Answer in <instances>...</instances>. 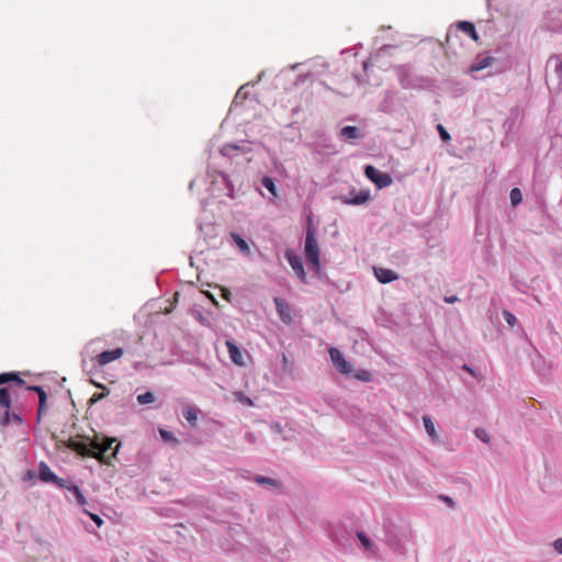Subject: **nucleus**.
Here are the masks:
<instances>
[{
    "label": "nucleus",
    "instance_id": "1",
    "mask_svg": "<svg viewBox=\"0 0 562 562\" xmlns=\"http://www.w3.org/2000/svg\"><path fill=\"white\" fill-rule=\"evenodd\" d=\"M313 99L312 88L304 80L297 79L291 87L286 88L280 97V103L292 113H299L304 104Z\"/></svg>",
    "mask_w": 562,
    "mask_h": 562
},
{
    "label": "nucleus",
    "instance_id": "2",
    "mask_svg": "<svg viewBox=\"0 0 562 562\" xmlns=\"http://www.w3.org/2000/svg\"><path fill=\"white\" fill-rule=\"evenodd\" d=\"M10 381H14L18 384H23L24 381L15 373H1L0 374V385L8 383ZM11 423L21 424V417L11 411V401L9 395V389L1 387L0 389V424L9 425Z\"/></svg>",
    "mask_w": 562,
    "mask_h": 562
},
{
    "label": "nucleus",
    "instance_id": "3",
    "mask_svg": "<svg viewBox=\"0 0 562 562\" xmlns=\"http://www.w3.org/2000/svg\"><path fill=\"white\" fill-rule=\"evenodd\" d=\"M304 252L308 263L313 266L315 271H318L321 269L319 248L315 229L312 227L311 223H308L306 228Z\"/></svg>",
    "mask_w": 562,
    "mask_h": 562
},
{
    "label": "nucleus",
    "instance_id": "4",
    "mask_svg": "<svg viewBox=\"0 0 562 562\" xmlns=\"http://www.w3.org/2000/svg\"><path fill=\"white\" fill-rule=\"evenodd\" d=\"M115 441L116 440L113 438H105L102 441H99L98 437H95L92 440L93 458L103 463H109L110 459L115 456V450L110 454H108V452L112 449Z\"/></svg>",
    "mask_w": 562,
    "mask_h": 562
},
{
    "label": "nucleus",
    "instance_id": "5",
    "mask_svg": "<svg viewBox=\"0 0 562 562\" xmlns=\"http://www.w3.org/2000/svg\"><path fill=\"white\" fill-rule=\"evenodd\" d=\"M364 175L370 179L379 189L389 187L392 183V177L389 173L380 172L373 166H367Z\"/></svg>",
    "mask_w": 562,
    "mask_h": 562
},
{
    "label": "nucleus",
    "instance_id": "6",
    "mask_svg": "<svg viewBox=\"0 0 562 562\" xmlns=\"http://www.w3.org/2000/svg\"><path fill=\"white\" fill-rule=\"evenodd\" d=\"M330 360L334 364V367L341 373V374H350L352 372L351 364L344 358L342 353L339 349L335 347H330L328 350Z\"/></svg>",
    "mask_w": 562,
    "mask_h": 562
},
{
    "label": "nucleus",
    "instance_id": "7",
    "mask_svg": "<svg viewBox=\"0 0 562 562\" xmlns=\"http://www.w3.org/2000/svg\"><path fill=\"white\" fill-rule=\"evenodd\" d=\"M67 447L82 457L93 458L92 440L87 442L81 439L70 438L67 441Z\"/></svg>",
    "mask_w": 562,
    "mask_h": 562
},
{
    "label": "nucleus",
    "instance_id": "8",
    "mask_svg": "<svg viewBox=\"0 0 562 562\" xmlns=\"http://www.w3.org/2000/svg\"><path fill=\"white\" fill-rule=\"evenodd\" d=\"M225 345L227 347L231 360L238 367L246 366L245 358L249 357L248 352L241 351L239 347L232 340H226Z\"/></svg>",
    "mask_w": 562,
    "mask_h": 562
},
{
    "label": "nucleus",
    "instance_id": "9",
    "mask_svg": "<svg viewBox=\"0 0 562 562\" xmlns=\"http://www.w3.org/2000/svg\"><path fill=\"white\" fill-rule=\"evenodd\" d=\"M285 258L289 262V265L291 266V268L294 270V272L296 273V276L302 280V281H305L306 279V273H305V270H304V266H303V261L301 259L300 256L295 255L293 251L291 250H286L285 251Z\"/></svg>",
    "mask_w": 562,
    "mask_h": 562
},
{
    "label": "nucleus",
    "instance_id": "10",
    "mask_svg": "<svg viewBox=\"0 0 562 562\" xmlns=\"http://www.w3.org/2000/svg\"><path fill=\"white\" fill-rule=\"evenodd\" d=\"M123 355H124V350L122 348H115L113 350H105L95 357V361H97L98 366L104 367L108 363L120 359Z\"/></svg>",
    "mask_w": 562,
    "mask_h": 562
},
{
    "label": "nucleus",
    "instance_id": "11",
    "mask_svg": "<svg viewBox=\"0 0 562 562\" xmlns=\"http://www.w3.org/2000/svg\"><path fill=\"white\" fill-rule=\"evenodd\" d=\"M273 301L280 319L285 324H290L292 322V313L288 302L281 297H274Z\"/></svg>",
    "mask_w": 562,
    "mask_h": 562
},
{
    "label": "nucleus",
    "instance_id": "12",
    "mask_svg": "<svg viewBox=\"0 0 562 562\" xmlns=\"http://www.w3.org/2000/svg\"><path fill=\"white\" fill-rule=\"evenodd\" d=\"M374 276L383 284L398 279V274L395 271L386 268H374Z\"/></svg>",
    "mask_w": 562,
    "mask_h": 562
},
{
    "label": "nucleus",
    "instance_id": "13",
    "mask_svg": "<svg viewBox=\"0 0 562 562\" xmlns=\"http://www.w3.org/2000/svg\"><path fill=\"white\" fill-rule=\"evenodd\" d=\"M38 477L41 481L47 482V483H52L53 481H56V474L44 462H41L38 465Z\"/></svg>",
    "mask_w": 562,
    "mask_h": 562
},
{
    "label": "nucleus",
    "instance_id": "14",
    "mask_svg": "<svg viewBox=\"0 0 562 562\" xmlns=\"http://www.w3.org/2000/svg\"><path fill=\"white\" fill-rule=\"evenodd\" d=\"M458 29L463 33L468 34L475 42L479 40L477 33L475 31V26L472 22L461 21L458 23Z\"/></svg>",
    "mask_w": 562,
    "mask_h": 562
},
{
    "label": "nucleus",
    "instance_id": "15",
    "mask_svg": "<svg viewBox=\"0 0 562 562\" xmlns=\"http://www.w3.org/2000/svg\"><path fill=\"white\" fill-rule=\"evenodd\" d=\"M340 136L352 140L362 137V133L356 126H345L340 130Z\"/></svg>",
    "mask_w": 562,
    "mask_h": 562
},
{
    "label": "nucleus",
    "instance_id": "16",
    "mask_svg": "<svg viewBox=\"0 0 562 562\" xmlns=\"http://www.w3.org/2000/svg\"><path fill=\"white\" fill-rule=\"evenodd\" d=\"M231 238L234 240V243L236 244V246L239 248V250L245 254V255H249L250 254V248L247 244V241L237 233H231Z\"/></svg>",
    "mask_w": 562,
    "mask_h": 562
},
{
    "label": "nucleus",
    "instance_id": "17",
    "mask_svg": "<svg viewBox=\"0 0 562 562\" xmlns=\"http://www.w3.org/2000/svg\"><path fill=\"white\" fill-rule=\"evenodd\" d=\"M370 199V193L368 191H360L355 194L351 199L346 200L345 203L360 205L368 202Z\"/></svg>",
    "mask_w": 562,
    "mask_h": 562
},
{
    "label": "nucleus",
    "instance_id": "18",
    "mask_svg": "<svg viewBox=\"0 0 562 562\" xmlns=\"http://www.w3.org/2000/svg\"><path fill=\"white\" fill-rule=\"evenodd\" d=\"M182 415L191 425L195 426L198 417H199V409L192 406H188L182 411Z\"/></svg>",
    "mask_w": 562,
    "mask_h": 562
},
{
    "label": "nucleus",
    "instance_id": "19",
    "mask_svg": "<svg viewBox=\"0 0 562 562\" xmlns=\"http://www.w3.org/2000/svg\"><path fill=\"white\" fill-rule=\"evenodd\" d=\"M29 390L35 391L38 395V398H40L38 415H41L45 411V404H46V400H47L46 392L44 391V389L42 386H32Z\"/></svg>",
    "mask_w": 562,
    "mask_h": 562
},
{
    "label": "nucleus",
    "instance_id": "20",
    "mask_svg": "<svg viewBox=\"0 0 562 562\" xmlns=\"http://www.w3.org/2000/svg\"><path fill=\"white\" fill-rule=\"evenodd\" d=\"M423 422L427 434L434 441H436L438 439V435L431 418L429 416H424Z\"/></svg>",
    "mask_w": 562,
    "mask_h": 562
},
{
    "label": "nucleus",
    "instance_id": "21",
    "mask_svg": "<svg viewBox=\"0 0 562 562\" xmlns=\"http://www.w3.org/2000/svg\"><path fill=\"white\" fill-rule=\"evenodd\" d=\"M235 400L245 406H254V402L250 397L245 395L243 392L237 391L233 393Z\"/></svg>",
    "mask_w": 562,
    "mask_h": 562
},
{
    "label": "nucleus",
    "instance_id": "22",
    "mask_svg": "<svg viewBox=\"0 0 562 562\" xmlns=\"http://www.w3.org/2000/svg\"><path fill=\"white\" fill-rule=\"evenodd\" d=\"M353 378L359 381L370 382L372 380V373L368 370L361 369L353 373Z\"/></svg>",
    "mask_w": 562,
    "mask_h": 562
},
{
    "label": "nucleus",
    "instance_id": "23",
    "mask_svg": "<svg viewBox=\"0 0 562 562\" xmlns=\"http://www.w3.org/2000/svg\"><path fill=\"white\" fill-rule=\"evenodd\" d=\"M68 490L74 493L79 505L83 506L87 504L86 497L83 496V494L81 493L80 488L77 485H71L70 487H68Z\"/></svg>",
    "mask_w": 562,
    "mask_h": 562
},
{
    "label": "nucleus",
    "instance_id": "24",
    "mask_svg": "<svg viewBox=\"0 0 562 562\" xmlns=\"http://www.w3.org/2000/svg\"><path fill=\"white\" fill-rule=\"evenodd\" d=\"M261 184L268 190L270 191L273 195H277V189H276V184L272 180V178L266 176L261 179Z\"/></svg>",
    "mask_w": 562,
    "mask_h": 562
},
{
    "label": "nucleus",
    "instance_id": "25",
    "mask_svg": "<svg viewBox=\"0 0 562 562\" xmlns=\"http://www.w3.org/2000/svg\"><path fill=\"white\" fill-rule=\"evenodd\" d=\"M522 200V193L520 189L514 188L510 191V202L514 206H517Z\"/></svg>",
    "mask_w": 562,
    "mask_h": 562
},
{
    "label": "nucleus",
    "instance_id": "26",
    "mask_svg": "<svg viewBox=\"0 0 562 562\" xmlns=\"http://www.w3.org/2000/svg\"><path fill=\"white\" fill-rule=\"evenodd\" d=\"M155 401V396L151 392H146L144 394H139L137 396V402L142 405L153 403Z\"/></svg>",
    "mask_w": 562,
    "mask_h": 562
},
{
    "label": "nucleus",
    "instance_id": "27",
    "mask_svg": "<svg viewBox=\"0 0 562 562\" xmlns=\"http://www.w3.org/2000/svg\"><path fill=\"white\" fill-rule=\"evenodd\" d=\"M98 386L101 387L103 390V392L94 393L92 395V397L90 398L91 403H97L109 395V391L106 390V387L104 385L98 384Z\"/></svg>",
    "mask_w": 562,
    "mask_h": 562
},
{
    "label": "nucleus",
    "instance_id": "28",
    "mask_svg": "<svg viewBox=\"0 0 562 562\" xmlns=\"http://www.w3.org/2000/svg\"><path fill=\"white\" fill-rule=\"evenodd\" d=\"M255 481L259 484H269V485H272L276 487L279 486L278 482H276L274 480H272L270 477H266V476H256Z\"/></svg>",
    "mask_w": 562,
    "mask_h": 562
},
{
    "label": "nucleus",
    "instance_id": "29",
    "mask_svg": "<svg viewBox=\"0 0 562 562\" xmlns=\"http://www.w3.org/2000/svg\"><path fill=\"white\" fill-rule=\"evenodd\" d=\"M437 131L439 133L440 138L443 142H449L451 139L450 134L447 132V130L441 124L437 125Z\"/></svg>",
    "mask_w": 562,
    "mask_h": 562
},
{
    "label": "nucleus",
    "instance_id": "30",
    "mask_svg": "<svg viewBox=\"0 0 562 562\" xmlns=\"http://www.w3.org/2000/svg\"><path fill=\"white\" fill-rule=\"evenodd\" d=\"M503 316H504V319L506 321V323L509 326H514L516 324V322H517L516 316L513 313L508 312V311H504Z\"/></svg>",
    "mask_w": 562,
    "mask_h": 562
},
{
    "label": "nucleus",
    "instance_id": "31",
    "mask_svg": "<svg viewBox=\"0 0 562 562\" xmlns=\"http://www.w3.org/2000/svg\"><path fill=\"white\" fill-rule=\"evenodd\" d=\"M358 539L360 540L361 544L366 548V549H371L372 548V542L371 540L362 532H359L358 533Z\"/></svg>",
    "mask_w": 562,
    "mask_h": 562
},
{
    "label": "nucleus",
    "instance_id": "32",
    "mask_svg": "<svg viewBox=\"0 0 562 562\" xmlns=\"http://www.w3.org/2000/svg\"><path fill=\"white\" fill-rule=\"evenodd\" d=\"M475 436L481 439L483 442L487 443L490 441V436L486 430L477 428L475 430Z\"/></svg>",
    "mask_w": 562,
    "mask_h": 562
},
{
    "label": "nucleus",
    "instance_id": "33",
    "mask_svg": "<svg viewBox=\"0 0 562 562\" xmlns=\"http://www.w3.org/2000/svg\"><path fill=\"white\" fill-rule=\"evenodd\" d=\"M159 434L164 439H166L168 441H176L173 434L166 429H159Z\"/></svg>",
    "mask_w": 562,
    "mask_h": 562
},
{
    "label": "nucleus",
    "instance_id": "34",
    "mask_svg": "<svg viewBox=\"0 0 562 562\" xmlns=\"http://www.w3.org/2000/svg\"><path fill=\"white\" fill-rule=\"evenodd\" d=\"M52 483L56 484L58 487H63V488H67V490H68V487L71 486V485H67L66 480L58 477L57 475H56V481H53Z\"/></svg>",
    "mask_w": 562,
    "mask_h": 562
},
{
    "label": "nucleus",
    "instance_id": "35",
    "mask_svg": "<svg viewBox=\"0 0 562 562\" xmlns=\"http://www.w3.org/2000/svg\"><path fill=\"white\" fill-rule=\"evenodd\" d=\"M86 513L89 515V517L92 519V521L97 525V526H102L103 524V520L101 519V517H99L98 515L95 514H92V513H89L86 510Z\"/></svg>",
    "mask_w": 562,
    "mask_h": 562
},
{
    "label": "nucleus",
    "instance_id": "36",
    "mask_svg": "<svg viewBox=\"0 0 562 562\" xmlns=\"http://www.w3.org/2000/svg\"><path fill=\"white\" fill-rule=\"evenodd\" d=\"M236 149H238V146L233 145V144H227V145L223 146L221 151L224 155H228L231 150H236Z\"/></svg>",
    "mask_w": 562,
    "mask_h": 562
},
{
    "label": "nucleus",
    "instance_id": "37",
    "mask_svg": "<svg viewBox=\"0 0 562 562\" xmlns=\"http://www.w3.org/2000/svg\"><path fill=\"white\" fill-rule=\"evenodd\" d=\"M439 498L442 499L449 507L454 508L456 503L453 502V499L451 497L446 496V495H440Z\"/></svg>",
    "mask_w": 562,
    "mask_h": 562
},
{
    "label": "nucleus",
    "instance_id": "38",
    "mask_svg": "<svg viewBox=\"0 0 562 562\" xmlns=\"http://www.w3.org/2000/svg\"><path fill=\"white\" fill-rule=\"evenodd\" d=\"M554 549L562 554V538L557 539L553 543Z\"/></svg>",
    "mask_w": 562,
    "mask_h": 562
},
{
    "label": "nucleus",
    "instance_id": "39",
    "mask_svg": "<svg viewBox=\"0 0 562 562\" xmlns=\"http://www.w3.org/2000/svg\"><path fill=\"white\" fill-rule=\"evenodd\" d=\"M488 65V58L484 59L482 63L477 64L475 67H473L474 70H481L485 68Z\"/></svg>",
    "mask_w": 562,
    "mask_h": 562
},
{
    "label": "nucleus",
    "instance_id": "40",
    "mask_svg": "<svg viewBox=\"0 0 562 562\" xmlns=\"http://www.w3.org/2000/svg\"><path fill=\"white\" fill-rule=\"evenodd\" d=\"M445 301H446L447 303H454V302H457V301H458V297H457L456 295H452V296H446V297H445Z\"/></svg>",
    "mask_w": 562,
    "mask_h": 562
},
{
    "label": "nucleus",
    "instance_id": "41",
    "mask_svg": "<svg viewBox=\"0 0 562 562\" xmlns=\"http://www.w3.org/2000/svg\"><path fill=\"white\" fill-rule=\"evenodd\" d=\"M463 369L467 370L468 372H472V370L468 366H463Z\"/></svg>",
    "mask_w": 562,
    "mask_h": 562
}]
</instances>
